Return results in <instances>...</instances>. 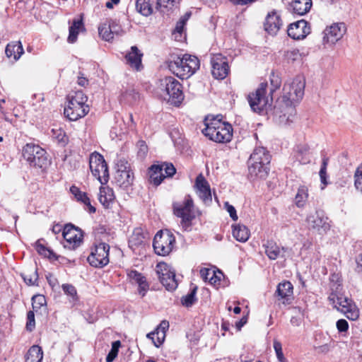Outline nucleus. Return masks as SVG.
Masks as SVG:
<instances>
[{
	"label": "nucleus",
	"instance_id": "f257e3e1",
	"mask_svg": "<svg viewBox=\"0 0 362 362\" xmlns=\"http://www.w3.org/2000/svg\"><path fill=\"white\" fill-rule=\"evenodd\" d=\"M305 81L297 77L291 83H285L283 95L274 105V116L280 125H289L295 119L296 110L294 103L300 101L304 95Z\"/></svg>",
	"mask_w": 362,
	"mask_h": 362
},
{
	"label": "nucleus",
	"instance_id": "f03ea898",
	"mask_svg": "<svg viewBox=\"0 0 362 362\" xmlns=\"http://www.w3.org/2000/svg\"><path fill=\"white\" fill-rule=\"evenodd\" d=\"M271 155L264 147H257L253 150L248 160V176L250 179H264L269 172Z\"/></svg>",
	"mask_w": 362,
	"mask_h": 362
},
{
	"label": "nucleus",
	"instance_id": "7ed1b4c3",
	"mask_svg": "<svg viewBox=\"0 0 362 362\" xmlns=\"http://www.w3.org/2000/svg\"><path fill=\"white\" fill-rule=\"evenodd\" d=\"M206 127L202 133L210 140L217 143L229 142L233 137V127L228 122H223L221 119L213 118L210 122L205 119Z\"/></svg>",
	"mask_w": 362,
	"mask_h": 362
},
{
	"label": "nucleus",
	"instance_id": "20e7f679",
	"mask_svg": "<svg viewBox=\"0 0 362 362\" xmlns=\"http://www.w3.org/2000/svg\"><path fill=\"white\" fill-rule=\"evenodd\" d=\"M267 87V83L262 82L255 92L248 95L247 100L253 112L261 113L264 110L266 112L274 111V107L272 108L273 96L270 95L266 96Z\"/></svg>",
	"mask_w": 362,
	"mask_h": 362
},
{
	"label": "nucleus",
	"instance_id": "39448f33",
	"mask_svg": "<svg viewBox=\"0 0 362 362\" xmlns=\"http://www.w3.org/2000/svg\"><path fill=\"white\" fill-rule=\"evenodd\" d=\"M23 156L30 166L46 168L50 163L48 155L39 145L27 144L23 148Z\"/></svg>",
	"mask_w": 362,
	"mask_h": 362
},
{
	"label": "nucleus",
	"instance_id": "423d86ee",
	"mask_svg": "<svg viewBox=\"0 0 362 362\" xmlns=\"http://www.w3.org/2000/svg\"><path fill=\"white\" fill-rule=\"evenodd\" d=\"M335 290L332 287V293L329 296L328 298L329 301L334 304H337V310L345 315V316L351 320H356L359 317V311L356 306L352 303V300L347 297L343 296L338 292L339 287H341L340 284H336Z\"/></svg>",
	"mask_w": 362,
	"mask_h": 362
},
{
	"label": "nucleus",
	"instance_id": "0eeeda50",
	"mask_svg": "<svg viewBox=\"0 0 362 362\" xmlns=\"http://www.w3.org/2000/svg\"><path fill=\"white\" fill-rule=\"evenodd\" d=\"M160 89L168 96V102L175 106H179L184 100L182 86L173 76H166L160 81Z\"/></svg>",
	"mask_w": 362,
	"mask_h": 362
},
{
	"label": "nucleus",
	"instance_id": "6e6552de",
	"mask_svg": "<svg viewBox=\"0 0 362 362\" xmlns=\"http://www.w3.org/2000/svg\"><path fill=\"white\" fill-rule=\"evenodd\" d=\"M174 214L182 218L181 224L185 228L191 226V222L195 218L194 202L190 195H187L182 203H174L173 205Z\"/></svg>",
	"mask_w": 362,
	"mask_h": 362
},
{
	"label": "nucleus",
	"instance_id": "1a4fd4ad",
	"mask_svg": "<svg viewBox=\"0 0 362 362\" xmlns=\"http://www.w3.org/2000/svg\"><path fill=\"white\" fill-rule=\"evenodd\" d=\"M175 243V238L171 232L159 230L153 238V247L157 255L166 256L172 252Z\"/></svg>",
	"mask_w": 362,
	"mask_h": 362
},
{
	"label": "nucleus",
	"instance_id": "9d476101",
	"mask_svg": "<svg viewBox=\"0 0 362 362\" xmlns=\"http://www.w3.org/2000/svg\"><path fill=\"white\" fill-rule=\"evenodd\" d=\"M89 166L93 175L105 185L109 179L107 165L103 156L98 153H92L89 159Z\"/></svg>",
	"mask_w": 362,
	"mask_h": 362
},
{
	"label": "nucleus",
	"instance_id": "9b49d317",
	"mask_svg": "<svg viewBox=\"0 0 362 362\" xmlns=\"http://www.w3.org/2000/svg\"><path fill=\"white\" fill-rule=\"evenodd\" d=\"M62 235L65 240L64 245L65 248L75 250L83 243V231L72 223H67L64 226Z\"/></svg>",
	"mask_w": 362,
	"mask_h": 362
},
{
	"label": "nucleus",
	"instance_id": "f8f14e48",
	"mask_svg": "<svg viewBox=\"0 0 362 362\" xmlns=\"http://www.w3.org/2000/svg\"><path fill=\"white\" fill-rule=\"evenodd\" d=\"M109 250L108 244L100 243L95 245L87 260L91 266L102 268L109 263Z\"/></svg>",
	"mask_w": 362,
	"mask_h": 362
},
{
	"label": "nucleus",
	"instance_id": "ddd939ff",
	"mask_svg": "<svg viewBox=\"0 0 362 362\" xmlns=\"http://www.w3.org/2000/svg\"><path fill=\"white\" fill-rule=\"evenodd\" d=\"M156 273L160 283L168 291H174L177 287L175 272L165 262H159L156 265Z\"/></svg>",
	"mask_w": 362,
	"mask_h": 362
},
{
	"label": "nucleus",
	"instance_id": "4468645a",
	"mask_svg": "<svg viewBox=\"0 0 362 362\" xmlns=\"http://www.w3.org/2000/svg\"><path fill=\"white\" fill-rule=\"evenodd\" d=\"M346 30L344 23H333L330 26H327L323 31V44L334 45L343 37Z\"/></svg>",
	"mask_w": 362,
	"mask_h": 362
},
{
	"label": "nucleus",
	"instance_id": "2eb2a0df",
	"mask_svg": "<svg viewBox=\"0 0 362 362\" xmlns=\"http://www.w3.org/2000/svg\"><path fill=\"white\" fill-rule=\"evenodd\" d=\"M211 74L216 79L225 78L229 73V66L226 57L221 54H214L211 59Z\"/></svg>",
	"mask_w": 362,
	"mask_h": 362
},
{
	"label": "nucleus",
	"instance_id": "dca6fc26",
	"mask_svg": "<svg viewBox=\"0 0 362 362\" xmlns=\"http://www.w3.org/2000/svg\"><path fill=\"white\" fill-rule=\"evenodd\" d=\"M194 187L197 195L203 203L209 205L212 202L211 188L209 182L202 173L196 177Z\"/></svg>",
	"mask_w": 362,
	"mask_h": 362
},
{
	"label": "nucleus",
	"instance_id": "f3484780",
	"mask_svg": "<svg viewBox=\"0 0 362 362\" xmlns=\"http://www.w3.org/2000/svg\"><path fill=\"white\" fill-rule=\"evenodd\" d=\"M306 222L310 229L316 230L320 234L325 233L329 229L327 218L317 211L314 214L308 216Z\"/></svg>",
	"mask_w": 362,
	"mask_h": 362
},
{
	"label": "nucleus",
	"instance_id": "a211bd4d",
	"mask_svg": "<svg viewBox=\"0 0 362 362\" xmlns=\"http://www.w3.org/2000/svg\"><path fill=\"white\" fill-rule=\"evenodd\" d=\"M310 33V28L305 20L291 23L287 29L288 35L294 40L304 39Z\"/></svg>",
	"mask_w": 362,
	"mask_h": 362
},
{
	"label": "nucleus",
	"instance_id": "6ab92c4d",
	"mask_svg": "<svg viewBox=\"0 0 362 362\" xmlns=\"http://www.w3.org/2000/svg\"><path fill=\"white\" fill-rule=\"evenodd\" d=\"M88 111V105L81 106L78 104L75 105L73 102H68L67 106L64 108V115L69 120L76 121L86 116Z\"/></svg>",
	"mask_w": 362,
	"mask_h": 362
},
{
	"label": "nucleus",
	"instance_id": "aec40b11",
	"mask_svg": "<svg viewBox=\"0 0 362 362\" xmlns=\"http://www.w3.org/2000/svg\"><path fill=\"white\" fill-rule=\"evenodd\" d=\"M127 276L132 284H138L139 293L144 297L149 288L146 277L141 273L134 269L127 271Z\"/></svg>",
	"mask_w": 362,
	"mask_h": 362
},
{
	"label": "nucleus",
	"instance_id": "412c9836",
	"mask_svg": "<svg viewBox=\"0 0 362 362\" xmlns=\"http://www.w3.org/2000/svg\"><path fill=\"white\" fill-rule=\"evenodd\" d=\"M143 53L138 49L136 46H132L130 51L125 55L127 64L136 71L143 69L142 65Z\"/></svg>",
	"mask_w": 362,
	"mask_h": 362
},
{
	"label": "nucleus",
	"instance_id": "4be33fe9",
	"mask_svg": "<svg viewBox=\"0 0 362 362\" xmlns=\"http://www.w3.org/2000/svg\"><path fill=\"white\" fill-rule=\"evenodd\" d=\"M183 61V68H185V78H188L193 75L199 69L200 66L199 59L193 55L183 54L182 56Z\"/></svg>",
	"mask_w": 362,
	"mask_h": 362
},
{
	"label": "nucleus",
	"instance_id": "5701e85b",
	"mask_svg": "<svg viewBox=\"0 0 362 362\" xmlns=\"http://www.w3.org/2000/svg\"><path fill=\"white\" fill-rule=\"evenodd\" d=\"M281 25L280 16L275 11L268 13L264 24V29L268 33L276 35Z\"/></svg>",
	"mask_w": 362,
	"mask_h": 362
},
{
	"label": "nucleus",
	"instance_id": "b1692460",
	"mask_svg": "<svg viewBox=\"0 0 362 362\" xmlns=\"http://www.w3.org/2000/svg\"><path fill=\"white\" fill-rule=\"evenodd\" d=\"M293 287L291 283L285 281L278 284L275 295L279 298V300H283V304H290L289 300L293 294Z\"/></svg>",
	"mask_w": 362,
	"mask_h": 362
},
{
	"label": "nucleus",
	"instance_id": "393cba45",
	"mask_svg": "<svg viewBox=\"0 0 362 362\" xmlns=\"http://www.w3.org/2000/svg\"><path fill=\"white\" fill-rule=\"evenodd\" d=\"M264 251L269 259L275 260L279 257H284V252L287 250V248L282 247L281 248L274 241L267 240L263 244Z\"/></svg>",
	"mask_w": 362,
	"mask_h": 362
},
{
	"label": "nucleus",
	"instance_id": "a878e982",
	"mask_svg": "<svg viewBox=\"0 0 362 362\" xmlns=\"http://www.w3.org/2000/svg\"><path fill=\"white\" fill-rule=\"evenodd\" d=\"M168 66L170 71L179 77L184 79L185 68H183V61L182 57L178 55H171L168 61Z\"/></svg>",
	"mask_w": 362,
	"mask_h": 362
},
{
	"label": "nucleus",
	"instance_id": "bb28decb",
	"mask_svg": "<svg viewBox=\"0 0 362 362\" xmlns=\"http://www.w3.org/2000/svg\"><path fill=\"white\" fill-rule=\"evenodd\" d=\"M113 189L109 187H100L98 199L105 208H109L115 200Z\"/></svg>",
	"mask_w": 362,
	"mask_h": 362
},
{
	"label": "nucleus",
	"instance_id": "cd10ccee",
	"mask_svg": "<svg viewBox=\"0 0 362 362\" xmlns=\"http://www.w3.org/2000/svg\"><path fill=\"white\" fill-rule=\"evenodd\" d=\"M84 30L85 28L83 18L74 19L72 24L69 27V33L67 39L68 42L69 43H74L77 40L79 32Z\"/></svg>",
	"mask_w": 362,
	"mask_h": 362
},
{
	"label": "nucleus",
	"instance_id": "c85d7f7f",
	"mask_svg": "<svg viewBox=\"0 0 362 362\" xmlns=\"http://www.w3.org/2000/svg\"><path fill=\"white\" fill-rule=\"evenodd\" d=\"M5 52L8 58L13 57L15 60H18L24 53L23 47L21 41L11 42L8 43L6 47Z\"/></svg>",
	"mask_w": 362,
	"mask_h": 362
},
{
	"label": "nucleus",
	"instance_id": "c756f323",
	"mask_svg": "<svg viewBox=\"0 0 362 362\" xmlns=\"http://www.w3.org/2000/svg\"><path fill=\"white\" fill-rule=\"evenodd\" d=\"M150 182L155 186H158L165 177L163 173V167L160 165H152L149 168Z\"/></svg>",
	"mask_w": 362,
	"mask_h": 362
},
{
	"label": "nucleus",
	"instance_id": "7c9ffc66",
	"mask_svg": "<svg viewBox=\"0 0 362 362\" xmlns=\"http://www.w3.org/2000/svg\"><path fill=\"white\" fill-rule=\"evenodd\" d=\"M291 6L294 13L303 16L310 11L312 6V0H293Z\"/></svg>",
	"mask_w": 362,
	"mask_h": 362
},
{
	"label": "nucleus",
	"instance_id": "2f4dec72",
	"mask_svg": "<svg viewBox=\"0 0 362 362\" xmlns=\"http://www.w3.org/2000/svg\"><path fill=\"white\" fill-rule=\"evenodd\" d=\"M233 236L236 240L245 243L250 238L249 229L244 225L238 224L233 226Z\"/></svg>",
	"mask_w": 362,
	"mask_h": 362
},
{
	"label": "nucleus",
	"instance_id": "473e14b6",
	"mask_svg": "<svg viewBox=\"0 0 362 362\" xmlns=\"http://www.w3.org/2000/svg\"><path fill=\"white\" fill-rule=\"evenodd\" d=\"M115 180L120 187L127 188L133 183L134 173L133 172L116 173Z\"/></svg>",
	"mask_w": 362,
	"mask_h": 362
},
{
	"label": "nucleus",
	"instance_id": "72a5a7b5",
	"mask_svg": "<svg viewBox=\"0 0 362 362\" xmlns=\"http://www.w3.org/2000/svg\"><path fill=\"white\" fill-rule=\"evenodd\" d=\"M43 358V352L42 348L37 345H34L28 350L25 362H41Z\"/></svg>",
	"mask_w": 362,
	"mask_h": 362
},
{
	"label": "nucleus",
	"instance_id": "f704fd0d",
	"mask_svg": "<svg viewBox=\"0 0 362 362\" xmlns=\"http://www.w3.org/2000/svg\"><path fill=\"white\" fill-rule=\"evenodd\" d=\"M139 98V95L133 88H129L125 89H121L119 95L120 101L126 103L132 104L136 101Z\"/></svg>",
	"mask_w": 362,
	"mask_h": 362
},
{
	"label": "nucleus",
	"instance_id": "c9c22d12",
	"mask_svg": "<svg viewBox=\"0 0 362 362\" xmlns=\"http://www.w3.org/2000/svg\"><path fill=\"white\" fill-rule=\"evenodd\" d=\"M43 239L38 240L35 243V249L40 255H44L45 257L52 260H58L59 256L54 253L52 250L46 247L41 241Z\"/></svg>",
	"mask_w": 362,
	"mask_h": 362
},
{
	"label": "nucleus",
	"instance_id": "e433bc0d",
	"mask_svg": "<svg viewBox=\"0 0 362 362\" xmlns=\"http://www.w3.org/2000/svg\"><path fill=\"white\" fill-rule=\"evenodd\" d=\"M135 5L136 11L144 16H149L153 13L150 0H136Z\"/></svg>",
	"mask_w": 362,
	"mask_h": 362
},
{
	"label": "nucleus",
	"instance_id": "4c0bfd02",
	"mask_svg": "<svg viewBox=\"0 0 362 362\" xmlns=\"http://www.w3.org/2000/svg\"><path fill=\"white\" fill-rule=\"evenodd\" d=\"M46 306L47 301L45 296L36 294L32 297V307L36 313L40 309H43L44 311L46 312Z\"/></svg>",
	"mask_w": 362,
	"mask_h": 362
},
{
	"label": "nucleus",
	"instance_id": "58836bf2",
	"mask_svg": "<svg viewBox=\"0 0 362 362\" xmlns=\"http://www.w3.org/2000/svg\"><path fill=\"white\" fill-rule=\"evenodd\" d=\"M308 197V188L305 186L300 187L295 197L296 206L298 207H303L305 204Z\"/></svg>",
	"mask_w": 362,
	"mask_h": 362
},
{
	"label": "nucleus",
	"instance_id": "ea45409f",
	"mask_svg": "<svg viewBox=\"0 0 362 362\" xmlns=\"http://www.w3.org/2000/svg\"><path fill=\"white\" fill-rule=\"evenodd\" d=\"M24 282L28 286L37 285L38 280V274L37 269L33 270L30 273L26 272L21 274Z\"/></svg>",
	"mask_w": 362,
	"mask_h": 362
},
{
	"label": "nucleus",
	"instance_id": "a19ab883",
	"mask_svg": "<svg viewBox=\"0 0 362 362\" xmlns=\"http://www.w3.org/2000/svg\"><path fill=\"white\" fill-rule=\"evenodd\" d=\"M269 80L271 86L269 90V95L271 96H273V93L280 88L281 85V79L278 74L272 71L270 74Z\"/></svg>",
	"mask_w": 362,
	"mask_h": 362
},
{
	"label": "nucleus",
	"instance_id": "79ce46f5",
	"mask_svg": "<svg viewBox=\"0 0 362 362\" xmlns=\"http://www.w3.org/2000/svg\"><path fill=\"white\" fill-rule=\"evenodd\" d=\"M121 346L119 340L115 341L112 343V347L106 356V362H112L118 355L119 349Z\"/></svg>",
	"mask_w": 362,
	"mask_h": 362
},
{
	"label": "nucleus",
	"instance_id": "37998d69",
	"mask_svg": "<svg viewBox=\"0 0 362 362\" xmlns=\"http://www.w3.org/2000/svg\"><path fill=\"white\" fill-rule=\"evenodd\" d=\"M196 292L197 287H194L189 293L182 298V304L187 308L191 307L197 300Z\"/></svg>",
	"mask_w": 362,
	"mask_h": 362
},
{
	"label": "nucleus",
	"instance_id": "c03bdc74",
	"mask_svg": "<svg viewBox=\"0 0 362 362\" xmlns=\"http://www.w3.org/2000/svg\"><path fill=\"white\" fill-rule=\"evenodd\" d=\"M87 100V96H86L82 91H76L74 95L71 97L69 102H73L75 105L78 104L81 106H86V103Z\"/></svg>",
	"mask_w": 362,
	"mask_h": 362
},
{
	"label": "nucleus",
	"instance_id": "a18cd8bd",
	"mask_svg": "<svg viewBox=\"0 0 362 362\" xmlns=\"http://www.w3.org/2000/svg\"><path fill=\"white\" fill-rule=\"evenodd\" d=\"M328 163H329V158L327 157H323L321 168H320V170L319 172V175L320 177V181H321L322 184H323L324 185H327V167Z\"/></svg>",
	"mask_w": 362,
	"mask_h": 362
},
{
	"label": "nucleus",
	"instance_id": "49530a36",
	"mask_svg": "<svg viewBox=\"0 0 362 362\" xmlns=\"http://www.w3.org/2000/svg\"><path fill=\"white\" fill-rule=\"evenodd\" d=\"M98 33L100 36L105 41L110 42L113 39V37L110 31V28L107 24L101 25L98 27Z\"/></svg>",
	"mask_w": 362,
	"mask_h": 362
},
{
	"label": "nucleus",
	"instance_id": "de8ad7c7",
	"mask_svg": "<svg viewBox=\"0 0 362 362\" xmlns=\"http://www.w3.org/2000/svg\"><path fill=\"white\" fill-rule=\"evenodd\" d=\"M64 293L69 296L73 300H77V291L76 288L69 284H64L62 286Z\"/></svg>",
	"mask_w": 362,
	"mask_h": 362
},
{
	"label": "nucleus",
	"instance_id": "09e8293b",
	"mask_svg": "<svg viewBox=\"0 0 362 362\" xmlns=\"http://www.w3.org/2000/svg\"><path fill=\"white\" fill-rule=\"evenodd\" d=\"M308 152V148L306 146H302L298 147V159L299 161L305 164L310 162V158H307L306 155Z\"/></svg>",
	"mask_w": 362,
	"mask_h": 362
},
{
	"label": "nucleus",
	"instance_id": "8fccbe9b",
	"mask_svg": "<svg viewBox=\"0 0 362 362\" xmlns=\"http://www.w3.org/2000/svg\"><path fill=\"white\" fill-rule=\"evenodd\" d=\"M273 346L278 360L280 362H286V360L283 354L281 343L277 340H274Z\"/></svg>",
	"mask_w": 362,
	"mask_h": 362
},
{
	"label": "nucleus",
	"instance_id": "3c124183",
	"mask_svg": "<svg viewBox=\"0 0 362 362\" xmlns=\"http://www.w3.org/2000/svg\"><path fill=\"white\" fill-rule=\"evenodd\" d=\"M35 327V314L33 311H29L27 313L26 329L32 332Z\"/></svg>",
	"mask_w": 362,
	"mask_h": 362
},
{
	"label": "nucleus",
	"instance_id": "603ef678",
	"mask_svg": "<svg viewBox=\"0 0 362 362\" xmlns=\"http://www.w3.org/2000/svg\"><path fill=\"white\" fill-rule=\"evenodd\" d=\"M200 275L205 281L210 282V280L215 275L214 269L202 268L200 270Z\"/></svg>",
	"mask_w": 362,
	"mask_h": 362
},
{
	"label": "nucleus",
	"instance_id": "864d4df0",
	"mask_svg": "<svg viewBox=\"0 0 362 362\" xmlns=\"http://www.w3.org/2000/svg\"><path fill=\"white\" fill-rule=\"evenodd\" d=\"M160 165L163 167V172L165 171V177H171L175 174L176 169L172 163H164Z\"/></svg>",
	"mask_w": 362,
	"mask_h": 362
},
{
	"label": "nucleus",
	"instance_id": "5fc2aeb1",
	"mask_svg": "<svg viewBox=\"0 0 362 362\" xmlns=\"http://www.w3.org/2000/svg\"><path fill=\"white\" fill-rule=\"evenodd\" d=\"M70 192L74 195L78 201L81 202L88 197L86 193L81 192L79 188L76 186H71L70 187Z\"/></svg>",
	"mask_w": 362,
	"mask_h": 362
},
{
	"label": "nucleus",
	"instance_id": "6e6d98bb",
	"mask_svg": "<svg viewBox=\"0 0 362 362\" xmlns=\"http://www.w3.org/2000/svg\"><path fill=\"white\" fill-rule=\"evenodd\" d=\"M354 185L356 188L362 192V168H358L355 172Z\"/></svg>",
	"mask_w": 362,
	"mask_h": 362
},
{
	"label": "nucleus",
	"instance_id": "4d7b16f0",
	"mask_svg": "<svg viewBox=\"0 0 362 362\" xmlns=\"http://www.w3.org/2000/svg\"><path fill=\"white\" fill-rule=\"evenodd\" d=\"M284 56L287 60L294 62L299 59V57H300V54L298 49H293L286 51L285 52Z\"/></svg>",
	"mask_w": 362,
	"mask_h": 362
},
{
	"label": "nucleus",
	"instance_id": "13d9d810",
	"mask_svg": "<svg viewBox=\"0 0 362 362\" xmlns=\"http://www.w3.org/2000/svg\"><path fill=\"white\" fill-rule=\"evenodd\" d=\"M55 137L57 139L58 143L62 146H66L69 142L68 136L66 135L65 132L62 130L59 131Z\"/></svg>",
	"mask_w": 362,
	"mask_h": 362
},
{
	"label": "nucleus",
	"instance_id": "bf43d9fd",
	"mask_svg": "<svg viewBox=\"0 0 362 362\" xmlns=\"http://www.w3.org/2000/svg\"><path fill=\"white\" fill-rule=\"evenodd\" d=\"M139 147L138 155L141 158H144L148 152V147L144 141H139L137 143Z\"/></svg>",
	"mask_w": 362,
	"mask_h": 362
},
{
	"label": "nucleus",
	"instance_id": "052dcab7",
	"mask_svg": "<svg viewBox=\"0 0 362 362\" xmlns=\"http://www.w3.org/2000/svg\"><path fill=\"white\" fill-rule=\"evenodd\" d=\"M144 237L140 233L134 232L133 235L130 239V243L134 244V245H140L144 242Z\"/></svg>",
	"mask_w": 362,
	"mask_h": 362
},
{
	"label": "nucleus",
	"instance_id": "680f3d73",
	"mask_svg": "<svg viewBox=\"0 0 362 362\" xmlns=\"http://www.w3.org/2000/svg\"><path fill=\"white\" fill-rule=\"evenodd\" d=\"M223 276V274L221 271L217 269L215 270V275L213 276V278L210 280V284L214 286H217L220 285V281L221 278Z\"/></svg>",
	"mask_w": 362,
	"mask_h": 362
},
{
	"label": "nucleus",
	"instance_id": "e2e57ef3",
	"mask_svg": "<svg viewBox=\"0 0 362 362\" xmlns=\"http://www.w3.org/2000/svg\"><path fill=\"white\" fill-rule=\"evenodd\" d=\"M156 335V340L153 341V344L156 347H160V345L163 343L165 334L164 332H157L155 331V336Z\"/></svg>",
	"mask_w": 362,
	"mask_h": 362
},
{
	"label": "nucleus",
	"instance_id": "0e129e2a",
	"mask_svg": "<svg viewBox=\"0 0 362 362\" xmlns=\"http://www.w3.org/2000/svg\"><path fill=\"white\" fill-rule=\"evenodd\" d=\"M107 25L110 28V31L111 30L113 37L115 35H119V33L122 31L121 27L114 21H112Z\"/></svg>",
	"mask_w": 362,
	"mask_h": 362
},
{
	"label": "nucleus",
	"instance_id": "69168bd1",
	"mask_svg": "<svg viewBox=\"0 0 362 362\" xmlns=\"http://www.w3.org/2000/svg\"><path fill=\"white\" fill-rule=\"evenodd\" d=\"M337 328L339 332H346L349 329V323L344 319L339 320L337 323Z\"/></svg>",
	"mask_w": 362,
	"mask_h": 362
},
{
	"label": "nucleus",
	"instance_id": "338daca9",
	"mask_svg": "<svg viewBox=\"0 0 362 362\" xmlns=\"http://www.w3.org/2000/svg\"><path fill=\"white\" fill-rule=\"evenodd\" d=\"M121 172H132L130 170L129 165L125 160H121L117 163V170L116 173H121Z\"/></svg>",
	"mask_w": 362,
	"mask_h": 362
},
{
	"label": "nucleus",
	"instance_id": "774afa93",
	"mask_svg": "<svg viewBox=\"0 0 362 362\" xmlns=\"http://www.w3.org/2000/svg\"><path fill=\"white\" fill-rule=\"evenodd\" d=\"M225 208L227 210V211L228 212L230 218L233 221H237L238 217V215H237L236 210H235V207L229 204L228 202H226Z\"/></svg>",
	"mask_w": 362,
	"mask_h": 362
}]
</instances>
